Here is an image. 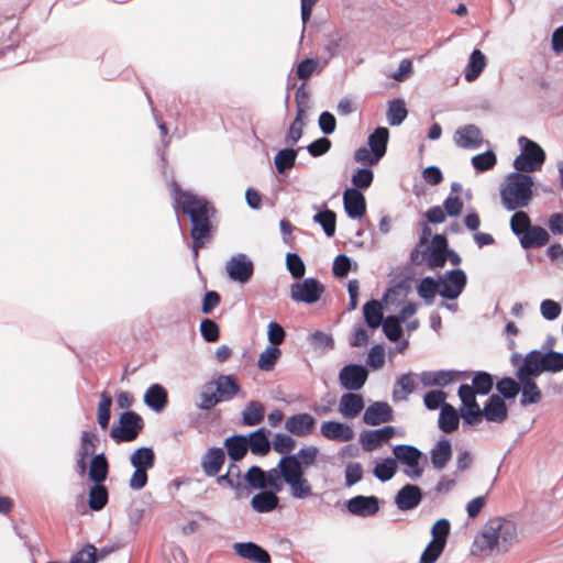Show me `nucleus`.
I'll list each match as a JSON object with an SVG mask.
<instances>
[{"mask_svg":"<svg viewBox=\"0 0 563 563\" xmlns=\"http://www.w3.org/2000/svg\"><path fill=\"white\" fill-rule=\"evenodd\" d=\"M297 154L298 150L290 147L278 151L274 157L276 170L279 174H284L291 169L296 164Z\"/></svg>","mask_w":563,"mask_h":563,"instance_id":"obj_50","label":"nucleus"},{"mask_svg":"<svg viewBox=\"0 0 563 563\" xmlns=\"http://www.w3.org/2000/svg\"><path fill=\"white\" fill-rule=\"evenodd\" d=\"M130 463L134 468L151 470L155 464V453L152 448H139L131 454Z\"/></svg>","mask_w":563,"mask_h":563,"instance_id":"obj_43","label":"nucleus"},{"mask_svg":"<svg viewBox=\"0 0 563 563\" xmlns=\"http://www.w3.org/2000/svg\"><path fill=\"white\" fill-rule=\"evenodd\" d=\"M286 267L296 279L302 278L306 273V265L297 253H288L286 256Z\"/></svg>","mask_w":563,"mask_h":563,"instance_id":"obj_64","label":"nucleus"},{"mask_svg":"<svg viewBox=\"0 0 563 563\" xmlns=\"http://www.w3.org/2000/svg\"><path fill=\"white\" fill-rule=\"evenodd\" d=\"M486 64L487 59L484 53L479 49H474L464 70L465 80L468 82L476 80L486 67Z\"/></svg>","mask_w":563,"mask_h":563,"instance_id":"obj_37","label":"nucleus"},{"mask_svg":"<svg viewBox=\"0 0 563 563\" xmlns=\"http://www.w3.org/2000/svg\"><path fill=\"white\" fill-rule=\"evenodd\" d=\"M213 379L219 404L232 400L241 390V387L233 375L220 374Z\"/></svg>","mask_w":563,"mask_h":563,"instance_id":"obj_25","label":"nucleus"},{"mask_svg":"<svg viewBox=\"0 0 563 563\" xmlns=\"http://www.w3.org/2000/svg\"><path fill=\"white\" fill-rule=\"evenodd\" d=\"M510 229L511 232L520 238L525 232H527L531 224V220L527 212L522 211L521 209L515 210V213L510 218Z\"/></svg>","mask_w":563,"mask_h":563,"instance_id":"obj_57","label":"nucleus"},{"mask_svg":"<svg viewBox=\"0 0 563 563\" xmlns=\"http://www.w3.org/2000/svg\"><path fill=\"white\" fill-rule=\"evenodd\" d=\"M224 448L233 463L241 461L249 451L247 437L243 434L229 437L224 440Z\"/></svg>","mask_w":563,"mask_h":563,"instance_id":"obj_35","label":"nucleus"},{"mask_svg":"<svg viewBox=\"0 0 563 563\" xmlns=\"http://www.w3.org/2000/svg\"><path fill=\"white\" fill-rule=\"evenodd\" d=\"M247 437L249 449L254 455L264 456L271 450V442L264 428L251 432Z\"/></svg>","mask_w":563,"mask_h":563,"instance_id":"obj_39","label":"nucleus"},{"mask_svg":"<svg viewBox=\"0 0 563 563\" xmlns=\"http://www.w3.org/2000/svg\"><path fill=\"white\" fill-rule=\"evenodd\" d=\"M365 402L362 395L356 393L343 394L339 401V412L346 419H353L364 409Z\"/></svg>","mask_w":563,"mask_h":563,"instance_id":"obj_27","label":"nucleus"},{"mask_svg":"<svg viewBox=\"0 0 563 563\" xmlns=\"http://www.w3.org/2000/svg\"><path fill=\"white\" fill-rule=\"evenodd\" d=\"M217 482L219 485H227L233 489L235 492L236 498H241L243 496V492L246 489V487L243 485L241 470L235 463H231L228 466L227 473L220 475L217 478Z\"/></svg>","mask_w":563,"mask_h":563,"instance_id":"obj_32","label":"nucleus"},{"mask_svg":"<svg viewBox=\"0 0 563 563\" xmlns=\"http://www.w3.org/2000/svg\"><path fill=\"white\" fill-rule=\"evenodd\" d=\"M346 509L357 517H372L379 510V500L375 496L357 495L346 501Z\"/></svg>","mask_w":563,"mask_h":563,"instance_id":"obj_16","label":"nucleus"},{"mask_svg":"<svg viewBox=\"0 0 563 563\" xmlns=\"http://www.w3.org/2000/svg\"><path fill=\"white\" fill-rule=\"evenodd\" d=\"M394 435L395 428L393 426H385L379 429L363 431L360 435V442L364 451L371 452L390 440Z\"/></svg>","mask_w":563,"mask_h":563,"instance_id":"obj_17","label":"nucleus"},{"mask_svg":"<svg viewBox=\"0 0 563 563\" xmlns=\"http://www.w3.org/2000/svg\"><path fill=\"white\" fill-rule=\"evenodd\" d=\"M533 178L518 172L510 173L501 184L499 194L501 206L507 211L528 207L533 197Z\"/></svg>","mask_w":563,"mask_h":563,"instance_id":"obj_3","label":"nucleus"},{"mask_svg":"<svg viewBox=\"0 0 563 563\" xmlns=\"http://www.w3.org/2000/svg\"><path fill=\"white\" fill-rule=\"evenodd\" d=\"M389 131L387 128L379 126L368 135V147L375 153V157H380L386 154Z\"/></svg>","mask_w":563,"mask_h":563,"instance_id":"obj_40","label":"nucleus"},{"mask_svg":"<svg viewBox=\"0 0 563 563\" xmlns=\"http://www.w3.org/2000/svg\"><path fill=\"white\" fill-rule=\"evenodd\" d=\"M367 377L366 367L360 364H347L339 373L341 387L350 391L360 390L365 385Z\"/></svg>","mask_w":563,"mask_h":563,"instance_id":"obj_14","label":"nucleus"},{"mask_svg":"<svg viewBox=\"0 0 563 563\" xmlns=\"http://www.w3.org/2000/svg\"><path fill=\"white\" fill-rule=\"evenodd\" d=\"M265 477H267L266 472L254 465L244 475V481L254 489H266Z\"/></svg>","mask_w":563,"mask_h":563,"instance_id":"obj_63","label":"nucleus"},{"mask_svg":"<svg viewBox=\"0 0 563 563\" xmlns=\"http://www.w3.org/2000/svg\"><path fill=\"white\" fill-rule=\"evenodd\" d=\"M319 454V449L313 445L301 448L296 454L291 456L295 457L300 468L305 471V468L310 467L317 461Z\"/></svg>","mask_w":563,"mask_h":563,"instance_id":"obj_59","label":"nucleus"},{"mask_svg":"<svg viewBox=\"0 0 563 563\" xmlns=\"http://www.w3.org/2000/svg\"><path fill=\"white\" fill-rule=\"evenodd\" d=\"M460 416L450 404H443L439 415V428L445 433H452L459 428Z\"/></svg>","mask_w":563,"mask_h":563,"instance_id":"obj_38","label":"nucleus"},{"mask_svg":"<svg viewBox=\"0 0 563 563\" xmlns=\"http://www.w3.org/2000/svg\"><path fill=\"white\" fill-rule=\"evenodd\" d=\"M95 434L89 431H82L80 435V446L76 454V467L79 475L84 476L87 471V457L95 452Z\"/></svg>","mask_w":563,"mask_h":563,"instance_id":"obj_29","label":"nucleus"},{"mask_svg":"<svg viewBox=\"0 0 563 563\" xmlns=\"http://www.w3.org/2000/svg\"><path fill=\"white\" fill-rule=\"evenodd\" d=\"M324 292V286L316 278L309 277L290 286V297L296 302L308 305L317 302Z\"/></svg>","mask_w":563,"mask_h":563,"instance_id":"obj_12","label":"nucleus"},{"mask_svg":"<svg viewBox=\"0 0 563 563\" xmlns=\"http://www.w3.org/2000/svg\"><path fill=\"white\" fill-rule=\"evenodd\" d=\"M429 251L448 252V241L442 234L433 235L430 246L427 245L423 250L415 247L410 253V261L415 265H421L424 263Z\"/></svg>","mask_w":563,"mask_h":563,"instance_id":"obj_33","label":"nucleus"},{"mask_svg":"<svg viewBox=\"0 0 563 563\" xmlns=\"http://www.w3.org/2000/svg\"><path fill=\"white\" fill-rule=\"evenodd\" d=\"M550 240L548 231L540 225H532L520 238V245L525 250L544 246Z\"/></svg>","mask_w":563,"mask_h":563,"instance_id":"obj_31","label":"nucleus"},{"mask_svg":"<svg viewBox=\"0 0 563 563\" xmlns=\"http://www.w3.org/2000/svg\"><path fill=\"white\" fill-rule=\"evenodd\" d=\"M279 498L275 492L262 490L255 494L251 499V507L258 514H267L275 510Z\"/></svg>","mask_w":563,"mask_h":563,"instance_id":"obj_34","label":"nucleus"},{"mask_svg":"<svg viewBox=\"0 0 563 563\" xmlns=\"http://www.w3.org/2000/svg\"><path fill=\"white\" fill-rule=\"evenodd\" d=\"M109 494L106 486L101 484H95L89 489L88 505L92 511L102 510L108 504Z\"/></svg>","mask_w":563,"mask_h":563,"instance_id":"obj_47","label":"nucleus"},{"mask_svg":"<svg viewBox=\"0 0 563 563\" xmlns=\"http://www.w3.org/2000/svg\"><path fill=\"white\" fill-rule=\"evenodd\" d=\"M397 468L396 460L393 457H386L375 465L373 474L380 482H388L394 477Z\"/></svg>","mask_w":563,"mask_h":563,"instance_id":"obj_54","label":"nucleus"},{"mask_svg":"<svg viewBox=\"0 0 563 563\" xmlns=\"http://www.w3.org/2000/svg\"><path fill=\"white\" fill-rule=\"evenodd\" d=\"M415 389V382L411 373L400 375L395 384L393 390V399L395 401L407 400L408 395H410Z\"/></svg>","mask_w":563,"mask_h":563,"instance_id":"obj_48","label":"nucleus"},{"mask_svg":"<svg viewBox=\"0 0 563 563\" xmlns=\"http://www.w3.org/2000/svg\"><path fill=\"white\" fill-rule=\"evenodd\" d=\"M496 389L505 399H512L520 391V382H516L511 377H504L497 382Z\"/></svg>","mask_w":563,"mask_h":563,"instance_id":"obj_61","label":"nucleus"},{"mask_svg":"<svg viewBox=\"0 0 563 563\" xmlns=\"http://www.w3.org/2000/svg\"><path fill=\"white\" fill-rule=\"evenodd\" d=\"M143 428L142 417L135 411L128 410L121 413L119 426L111 429L110 435L118 443L131 442L137 438Z\"/></svg>","mask_w":563,"mask_h":563,"instance_id":"obj_6","label":"nucleus"},{"mask_svg":"<svg viewBox=\"0 0 563 563\" xmlns=\"http://www.w3.org/2000/svg\"><path fill=\"white\" fill-rule=\"evenodd\" d=\"M282 351L276 346H267L258 356L257 367L262 371H272L279 358Z\"/></svg>","mask_w":563,"mask_h":563,"instance_id":"obj_58","label":"nucleus"},{"mask_svg":"<svg viewBox=\"0 0 563 563\" xmlns=\"http://www.w3.org/2000/svg\"><path fill=\"white\" fill-rule=\"evenodd\" d=\"M285 483L289 487L290 496L295 499H306L313 495L312 486L296 460L285 474Z\"/></svg>","mask_w":563,"mask_h":563,"instance_id":"obj_11","label":"nucleus"},{"mask_svg":"<svg viewBox=\"0 0 563 563\" xmlns=\"http://www.w3.org/2000/svg\"><path fill=\"white\" fill-rule=\"evenodd\" d=\"M225 461V453L221 448H210L201 457V468L209 476H216L222 468Z\"/></svg>","mask_w":563,"mask_h":563,"instance_id":"obj_28","label":"nucleus"},{"mask_svg":"<svg viewBox=\"0 0 563 563\" xmlns=\"http://www.w3.org/2000/svg\"><path fill=\"white\" fill-rule=\"evenodd\" d=\"M508 417V408L505 400L498 395H492L482 409V419L489 422L501 423Z\"/></svg>","mask_w":563,"mask_h":563,"instance_id":"obj_21","label":"nucleus"},{"mask_svg":"<svg viewBox=\"0 0 563 563\" xmlns=\"http://www.w3.org/2000/svg\"><path fill=\"white\" fill-rule=\"evenodd\" d=\"M440 296L446 300L460 297L467 284V276L461 268L451 269L439 276Z\"/></svg>","mask_w":563,"mask_h":563,"instance_id":"obj_9","label":"nucleus"},{"mask_svg":"<svg viewBox=\"0 0 563 563\" xmlns=\"http://www.w3.org/2000/svg\"><path fill=\"white\" fill-rule=\"evenodd\" d=\"M108 461L104 454H97L90 462L89 478L97 484H101L108 476Z\"/></svg>","mask_w":563,"mask_h":563,"instance_id":"obj_46","label":"nucleus"},{"mask_svg":"<svg viewBox=\"0 0 563 563\" xmlns=\"http://www.w3.org/2000/svg\"><path fill=\"white\" fill-rule=\"evenodd\" d=\"M394 419L393 408L385 401H375L364 411L363 421L368 426H378Z\"/></svg>","mask_w":563,"mask_h":563,"instance_id":"obj_18","label":"nucleus"},{"mask_svg":"<svg viewBox=\"0 0 563 563\" xmlns=\"http://www.w3.org/2000/svg\"><path fill=\"white\" fill-rule=\"evenodd\" d=\"M303 129V114L301 110L296 112V118L290 124L288 132L285 137V143L288 145H295L302 136Z\"/></svg>","mask_w":563,"mask_h":563,"instance_id":"obj_62","label":"nucleus"},{"mask_svg":"<svg viewBox=\"0 0 563 563\" xmlns=\"http://www.w3.org/2000/svg\"><path fill=\"white\" fill-rule=\"evenodd\" d=\"M408 111L402 99H394L387 109V121L391 126L400 125L407 118Z\"/></svg>","mask_w":563,"mask_h":563,"instance_id":"obj_51","label":"nucleus"},{"mask_svg":"<svg viewBox=\"0 0 563 563\" xmlns=\"http://www.w3.org/2000/svg\"><path fill=\"white\" fill-rule=\"evenodd\" d=\"M459 398L462 402L460 415L463 421L470 426L482 422V409L476 400V395L471 385L462 384L457 390Z\"/></svg>","mask_w":563,"mask_h":563,"instance_id":"obj_8","label":"nucleus"},{"mask_svg":"<svg viewBox=\"0 0 563 563\" xmlns=\"http://www.w3.org/2000/svg\"><path fill=\"white\" fill-rule=\"evenodd\" d=\"M313 221L321 225L328 238H332L334 235L336 224V216L334 211L330 209L319 211L313 216Z\"/></svg>","mask_w":563,"mask_h":563,"instance_id":"obj_53","label":"nucleus"},{"mask_svg":"<svg viewBox=\"0 0 563 563\" xmlns=\"http://www.w3.org/2000/svg\"><path fill=\"white\" fill-rule=\"evenodd\" d=\"M522 363L538 376L545 372L559 373L563 371V353L532 350L525 356Z\"/></svg>","mask_w":563,"mask_h":563,"instance_id":"obj_5","label":"nucleus"},{"mask_svg":"<svg viewBox=\"0 0 563 563\" xmlns=\"http://www.w3.org/2000/svg\"><path fill=\"white\" fill-rule=\"evenodd\" d=\"M393 454L396 462L406 465L404 474L410 478H419L422 475V468L419 466L422 452L410 444H397L393 448Z\"/></svg>","mask_w":563,"mask_h":563,"instance_id":"obj_7","label":"nucleus"},{"mask_svg":"<svg viewBox=\"0 0 563 563\" xmlns=\"http://www.w3.org/2000/svg\"><path fill=\"white\" fill-rule=\"evenodd\" d=\"M516 377L520 382V391H521V406H528L532 404H538L542 394L534 379L538 375H534V372L530 371L523 363L517 368Z\"/></svg>","mask_w":563,"mask_h":563,"instance_id":"obj_10","label":"nucleus"},{"mask_svg":"<svg viewBox=\"0 0 563 563\" xmlns=\"http://www.w3.org/2000/svg\"><path fill=\"white\" fill-rule=\"evenodd\" d=\"M422 500V490L419 486L406 484L395 496V504L401 511L416 508Z\"/></svg>","mask_w":563,"mask_h":563,"instance_id":"obj_20","label":"nucleus"},{"mask_svg":"<svg viewBox=\"0 0 563 563\" xmlns=\"http://www.w3.org/2000/svg\"><path fill=\"white\" fill-rule=\"evenodd\" d=\"M167 391L159 384L151 385L144 394L145 405L154 411H162L167 405Z\"/></svg>","mask_w":563,"mask_h":563,"instance_id":"obj_36","label":"nucleus"},{"mask_svg":"<svg viewBox=\"0 0 563 563\" xmlns=\"http://www.w3.org/2000/svg\"><path fill=\"white\" fill-rule=\"evenodd\" d=\"M452 457V445L450 440L440 439L430 451V461L433 468L443 470Z\"/></svg>","mask_w":563,"mask_h":563,"instance_id":"obj_30","label":"nucleus"},{"mask_svg":"<svg viewBox=\"0 0 563 563\" xmlns=\"http://www.w3.org/2000/svg\"><path fill=\"white\" fill-rule=\"evenodd\" d=\"M383 332L391 342H397L402 335L401 322L394 316H388L382 323Z\"/></svg>","mask_w":563,"mask_h":563,"instance_id":"obj_60","label":"nucleus"},{"mask_svg":"<svg viewBox=\"0 0 563 563\" xmlns=\"http://www.w3.org/2000/svg\"><path fill=\"white\" fill-rule=\"evenodd\" d=\"M173 197V206L176 213L181 210L188 214L191 221L192 255L197 258L199 249L203 247L210 238V218L214 212L213 207L203 197H198L190 191L181 190L176 181L169 184Z\"/></svg>","mask_w":563,"mask_h":563,"instance_id":"obj_1","label":"nucleus"},{"mask_svg":"<svg viewBox=\"0 0 563 563\" xmlns=\"http://www.w3.org/2000/svg\"><path fill=\"white\" fill-rule=\"evenodd\" d=\"M453 140L457 147L467 150L478 148L484 142L482 131L475 124L460 126L455 131Z\"/></svg>","mask_w":563,"mask_h":563,"instance_id":"obj_15","label":"nucleus"},{"mask_svg":"<svg viewBox=\"0 0 563 563\" xmlns=\"http://www.w3.org/2000/svg\"><path fill=\"white\" fill-rule=\"evenodd\" d=\"M233 550L242 559L256 563H271L268 552L252 541L236 542L233 544Z\"/></svg>","mask_w":563,"mask_h":563,"instance_id":"obj_22","label":"nucleus"},{"mask_svg":"<svg viewBox=\"0 0 563 563\" xmlns=\"http://www.w3.org/2000/svg\"><path fill=\"white\" fill-rule=\"evenodd\" d=\"M320 432L325 439L343 442L353 440L355 435L349 424L339 421H324L321 424Z\"/></svg>","mask_w":563,"mask_h":563,"instance_id":"obj_26","label":"nucleus"},{"mask_svg":"<svg viewBox=\"0 0 563 563\" xmlns=\"http://www.w3.org/2000/svg\"><path fill=\"white\" fill-rule=\"evenodd\" d=\"M225 272L231 280L246 284L254 274V264L244 253H238L227 262Z\"/></svg>","mask_w":563,"mask_h":563,"instance_id":"obj_13","label":"nucleus"},{"mask_svg":"<svg viewBox=\"0 0 563 563\" xmlns=\"http://www.w3.org/2000/svg\"><path fill=\"white\" fill-rule=\"evenodd\" d=\"M363 314L365 322L372 329L378 328L385 319L383 316V307L378 300L372 299L363 306Z\"/></svg>","mask_w":563,"mask_h":563,"instance_id":"obj_44","label":"nucleus"},{"mask_svg":"<svg viewBox=\"0 0 563 563\" xmlns=\"http://www.w3.org/2000/svg\"><path fill=\"white\" fill-rule=\"evenodd\" d=\"M316 419L309 413H297L287 418L285 429L297 437H306L311 433Z\"/></svg>","mask_w":563,"mask_h":563,"instance_id":"obj_24","label":"nucleus"},{"mask_svg":"<svg viewBox=\"0 0 563 563\" xmlns=\"http://www.w3.org/2000/svg\"><path fill=\"white\" fill-rule=\"evenodd\" d=\"M343 206L347 217L351 219H360L366 211L365 197L355 188H347L344 190Z\"/></svg>","mask_w":563,"mask_h":563,"instance_id":"obj_19","label":"nucleus"},{"mask_svg":"<svg viewBox=\"0 0 563 563\" xmlns=\"http://www.w3.org/2000/svg\"><path fill=\"white\" fill-rule=\"evenodd\" d=\"M517 541V527L511 520L500 517L489 519L476 534L473 553L496 555L505 553Z\"/></svg>","mask_w":563,"mask_h":563,"instance_id":"obj_2","label":"nucleus"},{"mask_svg":"<svg viewBox=\"0 0 563 563\" xmlns=\"http://www.w3.org/2000/svg\"><path fill=\"white\" fill-rule=\"evenodd\" d=\"M459 372L454 371H435V372H422L421 382L424 386H446L450 384Z\"/></svg>","mask_w":563,"mask_h":563,"instance_id":"obj_42","label":"nucleus"},{"mask_svg":"<svg viewBox=\"0 0 563 563\" xmlns=\"http://www.w3.org/2000/svg\"><path fill=\"white\" fill-rule=\"evenodd\" d=\"M471 163L476 173H485L495 167L497 164V156L493 151L488 150L473 156Z\"/></svg>","mask_w":563,"mask_h":563,"instance_id":"obj_56","label":"nucleus"},{"mask_svg":"<svg viewBox=\"0 0 563 563\" xmlns=\"http://www.w3.org/2000/svg\"><path fill=\"white\" fill-rule=\"evenodd\" d=\"M518 143L521 146V153L514 161L515 169L527 175L540 170L545 162L543 148L526 136H520Z\"/></svg>","mask_w":563,"mask_h":563,"instance_id":"obj_4","label":"nucleus"},{"mask_svg":"<svg viewBox=\"0 0 563 563\" xmlns=\"http://www.w3.org/2000/svg\"><path fill=\"white\" fill-rule=\"evenodd\" d=\"M112 398L107 391L100 394V400L97 409V420L102 429H107L111 418Z\"/></svg>","mask_w":563,"mask_h":563,"instance_id":"obj_55","label":"nucleus"},{"mask_svg":"<svg viewBox=\"0 0 563 563\" xmlns=\"http://www.w3.org/2000/svg\"><path fill=\"white\" fill-rule=\"evenodd\" d=\"M417 292L424 300L426 305H432L435 295H440L439 278L434 279L430 276L422 278L417 286Z\"/></svg>","mask_w":563,"mask_h":563,"instance_id":"obj_45","label":"nucleus"},{"mask_svg":"<svg viewBox=\"0 0 563 563\" xmlns=\"http://www.w3.org/2000/svg\"><path fill=\"white\" fill-rule=\"evenodd\" d=\"M494 386V377L485 371L474 373L472 385L473 391L477 395H488Z\"/></svg>","mask_w":563,"mask_h":563,"instance_id":"obj_52","label":"nucleus"},{"mask_svg":"<svg viewBox=\"0 0 563 563\" xmlns=\"http://www.w3.org/2000/svg\"><path fill=\"white\" fill-rule=\"evenodd\" d=\"M216 393L217 391L214 379L205 383L198 395V401L196 402V407L200 410L206 411L212 409L214 406L219 404V399Z\"/></svg>","mask_w":563,"mask_h":563,"instance_id":"obj_41","label":"nucleus"},{"mask_svg":"<svg viewBox=\"0 0 563 563\" xmlns=\"http://www.w3.org/2000/svg\"><path fill=\"white\" fill-rule=\"evenodd\" d=\"M295 462L294 456H283L277 466L266 472L265 477L266 488L269 487L272 492L278 493L282 490L283 482H285V474L289 466Z\"/></svg>","mask_w":563,"mask_h":563,"instance_id":"obj_23","label":"nucleus"},{"mask_svg":"<svg viewBox=\"0 0 563 563\" xmlns=\"http://www.w3.org/2000/svg\"><path fill=\"white\" fill-rule=\"evenodd\" d=\"M264 419V406L260 401H250L242 411V422L245 426H256Z\"/></svg>","mask_w":563,"mask_h":563,"instance_id":"obj_49","label":"nucleus"}]
</instances>
